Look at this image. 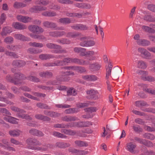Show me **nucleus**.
Instances as JSON below:
<instances>
[{"instance_id": "obj_1", "label": "nucleus", "mask_w": 155, "mask_h": 155, "mask_svg": "<svg viewBox=\"0 0 155 155\" xmlns=\"http://www.w3.org/2000/svg\"><path fill=\"white\" fill-rule=\"evenodd\" d=\"M27 144L28 148L35 150L45 151L51 149L53 147V146L50 144H47L44 146L43 147L32 146L34 145H40L41 143L36 139L31 138H28L26 141Z\"/></svg>"}, {"instance_id": "obj_2", "label": "nucleus", "mask_w": 155, "mask_h": 155, "mask_svg": "<svg viewBox=\"0 0 155 155\" xmlns=\"http://www.w3.org/2000/svg\"><path fill=\"white\" fill-rule=\"evenodd\" d=\"M83 50H81L80 53V55L82 56H87L90 57L89 61L95 60L96 58V56L98 54L97 51H95L92 50L86 51V49L83 48Z\"/></svg>"}, {"instance_id": "obj_3", "label": "nucleus", "mask_w": 155, "mask_h": 155, "mask_svg": "<svg viewBox=\"0 0 155 155\" xmlns=\"http://www.w3.org/2000/svg\"><path fill=\"white\" fill-rule=\"evenodd\" d=\"M89 38V37L87 36L80 38V45L82 47H86L94 46L95 44V41L93 40H87Z\"/></svg>"}, {"instance_id": "obj_4", "label": "nucleus", "mask_w": 155, "mask_h": 155, "mask_svg": "<svg viewBox=\"0 0 155 155\" xmlns=\"http://www.w3.org/2000/svg\"><path fill=\"white\" fill-rule=\"evenodd\" d=\"M72 58H64L63 61H58L57 63H49L44 64V66L46 67L54 66H62L66 63H71Z\"/></svg>"}, {"instance_id": "obj_5", "label": "nucleus", "mask_w": 155, "mask_h": 155, "mask_svg": "<svg viewBox=\"0 0 155 155\" xmlns=\"http://www.w3.org/2000/svg\"><path fill=\"white\" fill-rule=\"evenodd\" d=\"M11 109L12 110L18 112L17 115L18 117L29 120L31 119V118L29 116H27L25 114H22V113L25 112L24 110H21L15 106L11 107Z\"/></svg>"}, {"instance_id": "obj_6", "label": "nucleus", "mask_w": 155, "mask_h": 155, "mask_svg": "<svg viewBox=\"0 0 155 155\" xmlns=\"http://www.w3.org/2000/svg\"><path fill=\"white\" fill-rule=\"evenodd\" d=\"M61 75L57 77V79L59 81H68L70 80V78L69 76L73 75L74 74V72L71 71H66L62 72Z\"/></svg>"}, {"instance_id": "obj_7", "label": "nucleus", "mask_w": 155, "mask_h": 155, "mask_svg": "<svg viewBox=\"0 0 155 155\" xmlns=\"http://www.w3.org/2000/svg\"><path fill=\"white\" fill-rule=\"evenodd\" d=\"M137 73L141 75L142 79L143 80L147 81L150 82L153 81H155V79L153 77L146 76L148 74L147 72L146 71L139 70L137 71Z\"/></svg>"}, {"instance_id": "obj_8", "label": "nucleus", "mask_w": 155, "mask_h": 155, "mask_svg": "<svg viewBox=\"0 0 155 155\" xmlns=\"http://www.w3.org/2000/svg\"><path fill=\"white\" fill-rule=\"evenodd\" d=\"M91 122L89 121H80L78 123L73 122L70 123L68 126L77 127H85L92 125Z\"/></svg>"}, {"instance_id": "obj_9", "label": "nucleus", "mask_w": 155, "mask_h": 155, "mask_svg": "<svg viewBox=\"0 0 155 155\" xmlns=\"http://www.w3.org/2000/svg\"><path fill=\"white\" fill-rule=\"evenodd\" d=\"M137 51L144 58L149 59L151 56V54L143 48L140 47L138 48Z\"/></svg>"}, {"instance_id": "obj_10", "label": "nucleus", "mask_w": 155, "mask_h": 155, "mask_svg": "<svg viewBox=\"0 0 155 155\" xmlns=\"http://www.w3.org/2000/svg\"><path fill=\"white\" fill-rule=\"evenodd\" d=\"M69 151L76 155H85L88 152L87 150H77L72 148H70Z\"/></svg>"}, {"instance_id": "obj_11", "label": "nucleus", "mask_w": 155, "mask_h": 155, "mask_svg": "<svg viewBox=\"0 0 155 155\" xmlns=\"http://www.w3.org/2000/svg\"><path fill=\"white\" fill-rule=\"evenodd\" d=\"M3 119L6 121L12 124H17L18 123V119L9 115L5 116L3 118Z\"/></svg>"}, {"instance_id": "obj_12", "label": "nucleus", "mask_w": 155, "mask_h": 155, "mask_svg": "<svg viewBox=\"0 0 155 155\" xmlns=\"http://www.w3.org/2000/svg\"><path fill=\"white\" fill-rule=\"evenodd\" d=\"M29 30L34 33H41L43 31V29L38 26L31 25L28 27Z\"/></svg>"}, {"instance_id": "obj_13", "label": "nucleus", "mask_w": 155, "mask_h": 155, "mask_svg": "<svg viewBox=\"0 0 155 155\" xmlns=\"http://www.w3.org/2000/svg\"><path fill=\"white\" fill-rule=\"evenodd\" d=\"M92 132V130L89 128L84 129L81 131L77 132L76 133V135L80 137H85L86 135L85 133L91 134Z\"/></svg>"}, {"instance_id": "obj_14", "label": "nucleus", "mask_w": 155, "mask_h": 155, "mask_svg": "<svg viewBox=\"0 0 155 155\" xmlns=\"http://www.w3.org/2000/svg\"><path fill=\"white\" fill-rule=\"evenodd\" d=\"M72 62L81 65H87L90 64V62L89 61H85L83 59L78 58H72Z\"/></svg>"}, {"instance_id": "obj_15", "label": "nucleus", "mask_w": 155, "mask_h": 155, "mask_svg": "<svg viewBox=\"0 0 155 155\" xmlns=\"http://www.w3.org/2000/svg\"><path fill=\"white\" fill-rule=\"evenodd\" d=\"M23 75L19 73L16 74H15V78L13 81V83L15 84L18 85L22 83V80L23 78H22ZM24 84V83L23 82Z\"/></svg>"}, {"instance_id": "obj_16", "label": "nucleus", "mask_w": 155, "mask_h": 155, "mask_svg": "<svg viewBox=\"0 0 155 155\" xmlns=\"http://www.w3.org/2000/svg\"><path fill=\"white\" fill-rule=\"evenodd\" d=\"M47 47L49 48H54L57 49L54 51V52L56 53H61L63 51L60 50L61 47L60 46L58 45H56L54 44L51 43H48L46 45Z\"/></svg>"}, {"instance_id": "obj_17", "label": "nucleus", "mask_w": 155, "mask_h": 155, "mask_svg": "<svg viewBox=\"0 0 155 155\" xmlns=\"http://www.w3.org/2000/svg\"><path fill=\"white\" fill-rule=\"evenodd\" d=\"M134 140L138 142L146 145L149 147H151L153 146V144L152 142L150 141H147L145 140H143L140 138L136 137L134 138Z\"/></svg>"}, {"instance_id": "obj_18", "label": "nucleus", "mask_w": 155, "mask_h": 155, "mask_svg": "<svg viewBox=\"0 0 155 155\" xmlns=\"http://www.w3.org/2000/svg\"><path fill=\"white\" fill-rule=\"evenodd\" d=\"M82 78L85 80L90 81H95L98 79L97 77L94 75L83 76Z\"/></svg>"}, {"instance_id": "obj_19", "label": "nucleus", "mask_w": 155, "mask_h": 155, "mask_svg": "<svg viewBox=\"0 0 155 155\" xmlns=\"http://www.w3.org/2000/svg\"><path fill=\"white\" fill-rule=\"evenodd\" d=\"M94 104L93 102L87 101L85 103H79L77 104L76 106L79 108H83L87 107L89 105H93Z\"/></svg>"}, {"instance_id": "obj_20", "label": "nucleus", "mask_w": 155, "mask_h": 155, "mask_svg": "<svg viewBox=\"0 0 155 155\" xmlns=\"http://www.w3.org/2000/svg\"><path fill=\"white\" fill-rule=\"evenodd\" d=\"M87 94L91 96H94L93 98L94 100L98 99L99 98L98 96L96 95L98 94V92L96 90L93 89L89 90L87 91Z\"/></svg>"}, {"instance_id": "obj_21", "label": "nucleus", "mask_w": 155, "mask_h": 155, "mask_svg": "<svg viewBox=\"0 0 155 155\" xmlns=\"http://www.w3.org/2000/svg\"><path fill=\"white\" fill-rule=\"evenodd\" d=\"M137 44L140 45L145 46L149 45L150 44V42L147 40L140 39V40H138Z\"/></svg>"}, {"instance_id": "obj_22", "label": "nucleus", "mask_w": 155, "mask_h": 155, "mask_svg": "<svg viewBox=\"0 0 155 155\" xmlns=\"http://www.w3.org/2000/svg\"><path fill=\"white\" fill-rule=\"evenodd\" d=\"M106 78L107 79H108L110 76L112 69V65L110 63H109L108 66H106Z\"/></svg>"}, {"instance_id": "obj_23", "label": "nucleus", "mask_w": 155, "mask_h": 155, "mask_svg": "<svg viewBox=\"0 0 155 155\" xmlns=\"http://www.w3.org/2000/svg\"><path fill=\"white\" fill-rule=\"evenodd\" d=\"M75 144L78 147H87L88 146V144L87 142L86 141L77 140L74 142Z\"/></svg>"}, {"instance_id": "obj_24", "label": "nucleus", "mask_w": 155, "mask_h": 155, "mask_svg": "<svg viewBox=\"0 0 155 155\" xmlns=\"http://www.w3.org/2000/svg\"><path fill=\"white\" fill-rule=\"evenodd\" d=\"M29 133L32 135L37 136H42L44 135L42 132L35 129L30 130L29 131Z\"/></svg>"}, {"instance_id": "obj_25", "label": "nucleus", "mask_w": 155, "mask_h": 155, "mask_svg": "<svg viewBox=\"0 0 155 155\" xmlns=\"http://www.w3.org/2000/svg\"><path fill=\"white\" fill-rule=\"evenodd\" d=\"M74 5L76 7L82 8H89L90 7V6L89 5L84 3H77Z\"/></svg>"}, {"instance_id": "obj_26", "label": "nucleus", "mask_w": 155, "mask_h": 155, "mask_svg": "<svg viewBox=\"0 0 155 155\" xmlns=\"http://www.w3.org/2000/svg\"><path fill=\"white\" fill-rule=\"evenodd\" d=\"M12 26L16 29L19 30H22L26 28V27L25 25H21L18 22L14 23L12 24Z\"/></svg>"}, {"instance_id": "obj_27", "label": "nucleus", "mask_w": 155, "mask_h": 155, "mask_svg": "<svg viewBox=\"0 0 155 155\" xmlns=\"http://www.w3.org/2000/svg\"><path fill=\"white\" fill-rule=\"evenodd\" d=\"M15 38L22 41H28L29 39L20 34H15Z\"/></svg>"}, {"instance_id": "obj_28", "label": "nucleus", "mask_w": 155, "mask_h": 155, "mask_svg": "<svg viewBox=\"0 0 155 155\" xmlns=\"http://www.w3.org/2000/svg\"><path fill=\"white\" fill-rule=\"evenodd\" d=\"M25 64V62L22 60L19 61L15 60L12 63L13 65L19 67L22 66L24 65Z\"/></svg>"}, {"instance_id": "obj_29", "label": "nucleus", "mask_w": 155, "mask_h": 155, "mask_svg": "<svg viewBox=\"0 0 155 155\" xmlns=\"http://www.w3.org/2000/svg\"><path fill=\"white\" fill-rule=\"evenodd\" d=\"M65 34V32L63 31L51 32L49 33L50 36L54 37H60Z\"/></svg>"}, {"instance_id": "obj_30", "label": "nucleus", "mask_w": 155, "mask_h": 155, "mask_svg": "<svg viewBox=\"0 0 155 155\" xmlns=\"http://www.w3.org/2000/svg\"><path fill=\"white\" fill-rule=\"evenodd\" d=\"M54 57L53 55L49 54H41L39 56V58L41 60H47Z\"/></svg>"}, {"instance_id": "obj_31", "label": "nucleus", "mask_w": 155, "mask_h": 155, "mask_svg": "<svg viewBox=\"0 0 155 155\" xmlns=\"http://www.w3.org/2000/svg\"><path fill=\"white\" fill-rule=\"evenodd\" d=\"M137 66L138 68L143 69H146L147 67L146 63L142 60H139L138 61Z\"/></svg>"}, {"instance_id": "obj_32", "label": "nucleus", "mask_w": 155, "mask_h": 155, "mask_svg": "<svg viewBox=\"0 0 155 155\" xmlns=\"http://www.w3.org/2000/svg\"><path fill=\"white\" fill-rule=\"evenodd\" d=\"M72 27L76 30H84L87 29V27L81 24H76L72 26Z\"/></svg>"}, {"instance_id": "obj_33", "label": "nucleus", "mask_w": 155, "mask_h": 155, "mask_svg": "<svg viewBox=\"0 0 155 155\" xmlns=\"http://www.w3.org/2000/svg\"><path fill=\"white\" fill-rule=\"evenodd\" d=\"M9 133L11 136L18 137L20 135L21 131L18 130H11L9 131Z\"/></svg>"}, {"instance_id": "obj_34", "label": "nucleus", "mask_w": 155, "mask_h": 155, "mask_svg": "<svg viewBox=\"0 0 155 155\" xmlns=\"http://www.w3.org/2000/svg\"><path fill=\"white\" fill-rule=\"evenodd\" d=\"M56 145L58 147L64 148L70 146V145L68 143L59 142L56 143Z\"/></svg>"}, {"instance_id": "obj_35", "label": "nucleus", "mask_w": 155, "mask_h": 155, "mask_svg": "<svg viewBox=\"0 0 155 155\" xmlns=\"http://www.w3.org/2000/svg\"><path fill=\"white\" fill-rule=\"evenodd\" d=\"M66 15L71 17H76L77 18H81L82 17V15L81 14H79L76 13H67Z\"/></svg>"}, {"instance_id": "obj_36", "label": "nucleus", "mask_w": 155, "mask_h": 155, "mask_svg": "<svg viewBox=\"0 0 155 155\" xmlns=\"http://www.w3.org/2000/svg\"><path fill=\"white\" fill-rule=\"evenodd\" d=\"M42 15L46 16L53 17L56 15V13L53 12L45 11L42 13Z\"/></svg>"}, {"instance_id": "obj_37", "label": "nucleus", "mask_w": 155, "mask_h": 155, "mask_svg": "<svg viewBox=\"0 0 155 155\" xmlns=\"http://www.w3.org/2000/svg\"><path fill=\"white\" fill-rule=\"evenodd\" d=\"M29 52L31 54H38L41 52L42 51L39 49H35V48H30L28 50Z\"/></svg>"}, {"instance_id": "obj_38", "label": "nucleus", "mask_w": 155, "mask_h": 155, "mask_svg": "<svg viewBox=\"0 0 155 155\" xmlns=\"http://www.w3.org/2000/svg\"><path fill=\"white\" fill-rule=\"evenodd\" d=\"M63 119L64 120L67 121H71L78 120L76 117L68 116L64 117Z\"/></svg>"}, {"instance_id": "obj_39", "label": "nucleus", "mask_w": 155, "mask_h": 155, "mask_svg": "<svg viewBox=\"0 0 155 155\" xmlns=\"http://www.w3.org/2000/svg\"><path fill=\"white\" fill-rule=\"evenodd\" d=\"M77 94L76 90L73 88H69L67 91V94L68 95L75 96Z\"/></svg>"}, {"instance_id": "obj_40", "label": "nucleus", "mask_w": 155, "mask_h": 155, "mask_svg": "<svg viewBox=\"0 0 155 155\" xmlns=\"http://www.w3.org/2000/svg\"><path fill=\"white\" fill-rule=\"evenodd\" d=\"M79 110L77 108H70L66 110L65 111V113L67 114H69L76 113Z\"/></svg>"}, {"instance_id": "obj_41", "label": "nucleus", "mask_w": 155, "mask_h": 155, "mask_svg": "<svg viewBox=\"0 0 155 155\" xmlns=\"http://www.w3.org/2000/svg\"><path fill=\"white\" fill-rule=\"evenodd\" d=\"M135 147V145L131 142L128 143L127 146V150L131 152H134V150Z\"/></svg>"}, {"instance_id": "obj_42", "label": "nucleus", "mask_w": 155, "mask_h": 155, "mask_svg": "<svg viewBox=\"0 0 155 155\" xmlns=\"http://www.w3.org/2000/svg\"><path fill=\"white\" fill-rule=\"evenodd\" d=\"M44 113L47 115L52 117H56L59 116L60 114L56 112H50L48 110L44 111Z\"/></svg>"}, {"instance_id": "obj_43", "label": "nucleus", "mask_w": 155, "mask_h": 155, "mask_svg": "<svg viewBox=\"0 0 155 155\" xmlns=\"http://www.w3.org/2000/svg\"><path fill=\"white\" fill-rule=\"evenodd\" d=\"M35 117L37 119L44 121H48L49 120V118L48 117L41 114H37L35 116Z\"/></svg>"}, {"instance_id": "obj_44", "label": "nucleus", "mask_w": 155, "mask_h": 155, "mask_svg": "<svg viewBox=\"0 0 155 155\" xmlns=\"http://www.w3.org/2000/svg\"><path fill=\"white\" fill-rule=\"evenodd\" d=\"M74 71L80 73L84 72L86 71L85 68L81 66H74Z\"/></svg>"}, {"instance_id": "obj_45", "label": "nucleus", "mask_w": 155, "mask_h": 155, "mask_svg": "<svg viewBox=\"0 0 155 155\" xmlns=\"http://www.w3.org/2000/svg\"><path fill=\"white\" fill-rule=\"evenodd\" d=\"M12 32V31L10 30L9 28L6 27L3 28L1 34L3 36L6 35L7 34L10 33Z\"/></svg>"}, {"instance_id": "obj_46", "label": "nucleus", "mask_w": 155, "mask_h": 155, "mask_svg": "<svg viewBox=\"0 0 155 155\" xmlns=\"http://www.w3.org/2000/svg\"><path fill=\"white\" fill-rule=\"evenodd\" d=\"M32 9L34 10V12H37L39 11L45 10L47 9V8L45 7L37 6L34 7Z\"/></svg>"}, {"instance_id": "obj_47", "label": "nucleus", "mask_w": 155, "mask_h": 155, "mask_svg": "<svg viewBox=\"0 0 155 155\" xmlns=\"http://www.w3.org/2000/svg\"><path fill=\"white\" fill-rule=\"evenodd\" d=\"M44 25L47 28H55L56 26L55 24L51 23L48 21L45 22L44 23Z\"/></svg>"}, {"instance_id": "obj_48", "label": "nucleus", "mask_w": 155, "mask_h": 155, "mask_svg": "<svg viewBox=\"0 0 155 155\" xmlns=\"http://www.w3.org/2000/svg\"><path fill=\"white\" fill-rule=\"evenodd\" d=\"M101 66V65L98 64H92L90 65V68L94 70H98L100 69Z\"/></svg>"}, {"instance_id": "obj_49", "label": "nucleus", "mask_w": 155, "mask_h": 155, "mask_svg": "<svg viewBox=\"0 0 155 155\" xmlns=\"http://www.w3.org/2000/svg\"><path fill=\"white\" fill-rule=\"evenodd\" d=\"M53 135L54 136L61 138H65L66 137V136L65 135L58 132L54 131L53 132Z\"/></svg>"}, {"instance_id": "obj_50", "label": "nucleus", "mask_w": 155, "mask_h": 155, "mask_svg": "<svg viewBox=\"0 0 155 155\" xmlns=\"http://www.w3.org/2000/svg\"><path fill=\"white\" fill-rule=\"evenodd\" d=\"M29 45L30 46L38 48H41L43 46V45L41 43L35 42H30Z\"/></svg>"}, {"instance_id": "obj_51", "label": "nucleus", "mask_w": 155, "mask_h": 155, "mask_svg": "<svg viewBox=\"0 0 155 155\" xmlns=\"http://www.w3.org/2000/svg\"><path fill=\"white\" fill-rule=\"evenodd\" d=\"M143 137L145 138L151 140H153L155 138L154 136L153 135L148 133L145 134L143 135Z\"/></svg>"}, {"instance_id": "obj_52", "label": "nucleus", "mask_w": 155, "mask_h": 155, "mask_svg": "<svg viewBox=\"0 0 155 155\" xmlns=\"http://www.w3.org/2000/svg\"><path fill=\"white\" fill-rule=\"evenodd\" d=\"M95 29L97 34H98V31H99L100 32L101 35V37L103 38L104 37V33L103 32V28L100 27H97V25H95Z\"/></svg>"}, {"instance_id": "obj_53", "label": "nucleus", "mask_w": 155, "mask_h": 155, "mask_svg": "<svg viewBox=\"0 0 155 155\" xmlns=\"http://www.w3.org/2000/svg\"><path fill=\"white\" fill-rule=\"evenodd\" d=\"M134 130L137 133H140L142 131V129L139 126L134 125L133 126Z\"/></svg>"}, {"instance_id": "obj_54", "label": "nucleus", "mask_w": 155, "mask_h": 155, "mask_svg": "<svg viewBox=\"0 0 155 155\" xmlns=\"http://www.w3.org/2000/svg\"><path fill=\"white\" fill-rule=\"evenodd\" d=\"M147 8L149 10L155 12V5L153 4H149L147 5Z\"/></svg>"}, {"instance_id": "obj_55", "label": "nucleus", "mask_w": 155, "mask_h": 155, "mask_svg": "<svg viewBox=\"0 0 155 155\" xmlns=\"http://www.w3.org/2000/svg\"><path fill=\"white\" fill-rule=\"evenodd\" d=\"M57 41L59 43L62 44H69L70 43V41L66 39L58 40Z\"/></svg>"}, {"instance_id": "obj_56", "label": "nucleus", "mask_w": 155, "mask_h": 155, "mask_svg": "<svg viewBox=\"0 0 155 155\" xmlns=\"http://www.w3.org/2000/svg\"><path fill=\"white\" fill-rule=\"evenodd\" d=\"M84 110L86 111L92 113L96 112L97 110V109L96 107H91L85 109Z\"/></svg>"}, {"instance_id": "obj_57", "label": "nucleus", "mask_w": 155, "mask_h": 155, "mask_svg": "<svg viewBox=\"0 0 155 155\" xmlns=\"http://www.w3.org/2000/svg\"><path fill=\"white\" fill-rule=\"evenodd\" d=\"M0 112L3 114H5L8 115L10 116L11 115V114L9 111L5 108H0Z\"/></svg>"}, {"instance_id": "obj_58", "label": "nucleus", "mask_w": 155, "mask_h": 155, "mask_svg": "<svg viewBox=\"0 0 155 155\" xmlns=\"http://www.w3.org/2000/svg\"><path fill=\"white\" fill-rule=\"evenodd\" d=\"M27 79L34 82H38L40 81V80L38 78L32 76H28L27 78Z\"/></svg>"}, {"instance_id": "obj_59", "label": "nucleus", "mask_w": 155, "mask_h": 155, "mask_svg": "<svg viewBox=\"0 0 155 155\" xmlns=\"http://www.w3.org/2000/svg\"><path fill=\"white\" fill-rule=\"evenodd\" d=\"M37 106L41 108H45L46 109H50V108L48 107L46 105L41 103H39L37 104Z\"/></svg>"}, {"instance_id": "obj_60", "label": "nucleus", "mask_w": 155, "mask_h": 155, "mask_svg": "<svg viewBox=\"0 0 155 155\" xmlns=\"http://www.w3.org/2000/svg\"><path fill=\"white\" fill-rule=\"evenodd\" d=\"M55 106L59 108H67L70 107V105L66 104H56Z\"/></svg>"}, {"instance_id": "obj_61", "label": "nucleus", "mask_w": 155, "mask_h": 155, "mask_svg": "<svg viewBox=\"0 0 155 155\" xmlns=\"http://www.w3.org/2000/svg\"><path fill=\"white\" fill-rule=\"evenodd\" d=\"M141 155H155V152L152 150L148 151L147 150H145L144 152Z\"/></svg>"}, {"instance_id": "obj_62", "label": "nucleus", "mask_w": 155, "mask_h": 155, "mask_svg": "<svg viewBox=\"0 0 155 155\" xmlns=\"http://www.w3.org/2000/svg\"><path fill=\"white\" fill-rule=\"evenodd\" d=\"M49 8L52 9L58 10L60 9V7L57 5L53 4L49 6Z\"/></svg>"}, {"instance_id": "obj_63", "label": "nucleus", "mask_w": 155, "mask_h": 155, "mask_svg": "<svg viewBox=\"0 0 155 155\" xmlns=\"http://www.w3.org/2000/svg\"><path fill=\"white\" fill-rule=\"evenodd\" d=\"M17 19H31V18L28 16H23L21 15H18L17 16Z\"/></svg>"}, {"instance_id": "obj_64", "label": "nucleus", "mask_w": 155, "mask_h": 155, "mask_svg": "<svg viewBox=\"0 0 155 155\" xmlns=\"http://www.w3.org/2000/svg\"><path fill=\"white\" fill-rule=\"evenodd\" d=\"M49 2L48 0H40L39 2H37V3L39 4H42L45 5L48 4Z\"/></svg>"}]
</instances>
